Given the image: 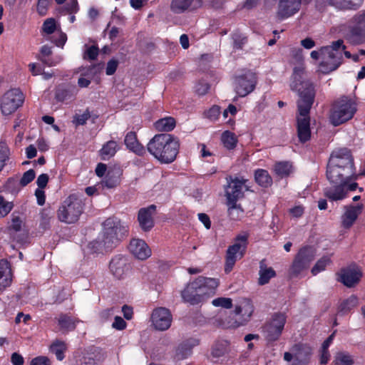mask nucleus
<instances>
[{"mask_svg":"<svg viewBox=\"0 0 365 365\" xmlns=\"http://www.w3.org/2000/svg\"><path fill=\"white\" fill-rule=\"evenodd\" d=\"M66 9L71 14H76L79 10L77 0H69L66 6Z\"/></svg>","mask_w":365,"mask_h":365,"instance_id":"obj_62","label":"nucleus"},{"mask_svg":"<svg viewBox=\"0 0 365 365\" xmlns=\"http://www.w3.org/2000/svg\"><path fill=\"white\" fill-rule=\"evenodd\" d=\"M292 352H294L295 361L292 365H297V362L298 364H307L312 353L311 347L304 344L295 345L292 348Z\"/></svg>","mask_w":365,"mask_h":365,"instance_id":"obj_26","label":"nucleus"},{"mask_svg":"<svg viewBox=\"0 0 365 365\" xmlns=\"http://www.w3.org/2000/svg\"><path fill=\"white\" fill-rule=\"evenodd\" d=\"M254 312V306L248 299H244L240 305L237 306L235 312L237 315L242 316V322L238 324L241 325L247 322Z\"/></svg>","mask_w":365,"mask_h":365,"instance_id":"obj_28","label":"nucleus"},{"mask_svg":"<svg viewBox=\"0 0 365 365\" xmlns=\"http://www.w3.org/2000/svg\"><path fill=\"white\" fill-rule=\"evenodd\" d=\"M324 195L331 201L342 200L346 198V184L343 181L337 184H331V186L324 189Z\"/></svg>","mask_w":365,"mask_h":365,"instance_id":"obj_23","label":"nucleus"},{"mask_svg":"<svg viewBox=\"0 0 365 365\" xmlns=\"http://www.w3.org/2000/svg\"><path fill=\"white\" fill-rule=\"evenodd\" d=\"M118 230H106L103 232V242L107 248H111L125 236V233L119 235Z\"/></svg>","mask_w":365,"mask_h":365,"instance_id":"obj_31","label":"nucleus"},{"mask_svg":"<svg viewBox=\"0 0 365 365\" xmlns=\"http://www.w3.org/2000/svg\"><path fill=\"white\" fill-rule=\"evenodd\" d=\"M13 281V272L10 262L6 259H0V292L9 287Z\"/></svg>","mask_w":365,"mask_h":365,"instance_id":"obj_21","label":"nucleus"},{"mask_svg":"<svg viewBox=\"0 0 365 365\" xmlns=\"http://www.w3.org/2000/svg\"><path fill=\"white\" fill-rule=\"evenodd\" d=\"M190 354V349L186 348L181 345L178 347L175 351V359L176 360H182L186 358Z\"/></svg>","mask_w":365,"mask_h":365,"instance_id":"obj_56","label":"nucleus"},{"mask_svg":"<svg viewBox=\"0 0 365 365\" xmlns=\"http://www.w3.org/2000/svg\"><path fill=\"white\" fill-rule=\"evenodd\" d=\"M351 26L347 34L350 43L359 45L365 43V12L356 14L351 19Z\"/></svg>","mask_w":365,"mask_h":365,"instance_id":"obj_10","label":"nucleus"},{"mask_svg":"<svg viewBox=\"0 0 365 365\" xmlns=\"http://www.w3.org/2000/svg\"><path fill=\"white\" fill-rule=\"evenodd\" d=\"M315 255L316 250L312 247L301 248L289 268L290 276L297 277L304 270L308 269L310 263L314 259Z\"/></svg>","mask_w":365,"mask_h":365,"instance_id":"obj_9","label":"nucleus"},{"mask_svg":"<svg viewBox=\"0 0 365 365\" xmlns=\"http://www.w3.org/2000/svg\"><path fill=\"white\" fill-rule=\"evenodd\" d=\"M173 321L170 310L165 307L155 309L151 314V323L156 330L165 331L168 329Z\"/></svg>","mask_w":365,"mask_h":365,"instance_id":"obj_12","label":"nucleus"},{"mask_svg":"<svg viewBox=\"0 0 365 365\" xmlns=\"http://www.w3.org/2000/svg\"><path fill=\"white\" fill-rule=\"evenodd\" d=\"M175 120L172 117H166L157 120L155 123V128L158 131L169 132L175 127Z\"/></svg>","mask_w":365,"mask_h":365,"instance_id":"obj_38","label":"nucleus"},{"mask_svg":"<svg viewBox=\"0 0 365 365\" xmlns=\"http://www.w3.org/2000/svg\"><path fill=\"white\" fill-rule=\"evenodd\" d=\"M363 209L364 205L361 203L346 206L344 213L341 217L343 225L347 227L352 226L359 215L362 212Z\"/></svg>","mask_w":365,"mask_h":365,"instance_id":"obj_20","label":"nucleus"},{"mask_svg":"<svg viewBox=\"0 0 365 365\" xmlns=\"http://www.w3.org/2000/svg\"><path fill=\"white\" fill-rule=\"evenodd\" d=\"M118 149V143L114 140L107 142L100 150V155L103 160H108L113 157Z\"/></svg>","mask_w":365,"mask_h":365,"instance_id":"obj_39","label":"nucleus"},{"mask_svg":"<svg viewBox=\"0 0 365 365\" xmlns=\"http://www.w3.org/2000/svg\"><path fill=\"white\" fill-rule=\"evenodd\" d=\"M11 151L7 143L0 141V171H1L10 159Z\"/></svg>","mask_w":365,"mask_h":365,"instance_id":"obj_42","label":"nucleus"},{"mask_svg":"<svg viewBox=\"0 0 365 365\" xmlns=\"http://www.w3.org/2000/svg\"><path fill=\"white\" fill-rule=\"evenodd\" d=\"M338 163L339 160L337 157L334 156L329 158L327 165V177L331 184H337L339 182L344 181L354 173L344 171L341 167L338 166Z\"/></svg>","mask_w":365,"mask_h":365,"instance_id":"obj_14","label":"nucleus"},{"mask_svg":"<svg viewBox=\"0 0 365 365\" xmlns=\"http://www.w3.org/2000/svg\"><path fill=\"white\" fill-rule=\"evenodd\" d=\"M259 284L264 285L269 282L271 278L275 277L276 273L275 271L272 267H268L265 264L264 261H261L259 265Z\"/></svg>","mask_w":365,"mask_h":365,"instance_id":"obj_36","label":"nucleus"},{"mask_svg":"<svg viewBox=\"0 0 365 365\" xmlns=\"http://www.w3.org/2000/svg\"><path fill=\"white\" fill-rule=\"evenodd\" d=\"M212 304L215 307H221L225 309H230L232 307V300L227 297H218L212 300Z\"/></svg>","mask_w":365,"mask_h":365,"instance_id":"obj_49","label":"nucleus"},{"mask_svg":"<svg viewBox=\"0 0 365 365\" xmlns=\"http://www.w3.org/2000/svg\"><path fill=\"white\" fill-rule=\"evenodd\" d=\"M199 289V285L196 279L189 282L182 292V297L183 300L190 304L195 305L202 302L204 297L201 294Z\"/></svg>","mask_w":365,"mask_h":365,"instance_id":"obj_18","label":"nucleus"},{"mask_svg":"<svg viewBox=\"0 0 365 365\" xmlns=\"http://www.w3.org/2000/svg\"><path fill=\"white\" fill-rule=\"evenodd\" d=\"M210 89L209 84L205 81H200L195 86V92L200 96L206 94Z\"/></svg>","mask_w":365,"mask_h":365,"instance_id":"obj_60","label":"nucleus"},{"mask_svg":"<svg viewBox=\"0 0 365 365\" xmlns=\"http://www.w3.org/2000/svg\"><path fill=\"white\" fill-rule=\"evenodd\" d=\"M274 171L278 175L286 177L293 172V166L289 162H279L275 165Z\"/></svg>","mask_w":365,"mask_h":365,"instance_id":"obj_43","label":"nucleus"},{"mask_svg":"<svg viewBox=\"0 0 365 365\" xmlns=\"http://www.w3.org/2000/svg\"><path fill=\"white\" fill-rule=\"evenodd\" d=\"M112 327L118 330H123L126 327V322L120 317H115Z\"/></svg>","mask_w":365,"mask_h":365,"instance_id":"obj_63","label":"nucleus"},{"mask_svg":"<svg viewBox=\"0 0 365 365\" xmlns=\"http://www.w3.org/2000/svg\"><path fill=\"white\" fill-rule=\"evenodd\" d=\"M247 245V237L246 235L238 236L235 243L230 246L227 250L225 264V272H230L237 260L243 257Z\"/></svg>","mask_w":365,"mask_h":365,"instance_id":"obj_8","label":"nucleus"},{"mask_svg":"<svg viewBox=\"0 0 365 365\" xmlns=\"http://www.w3.org/2000/svg\"><path fill=\"white\" fill-rule=\"evenodd\" d=\"M195 279L203 297L205 295L214 294L215 289L219 286V279L215 278L200 276Z\"/></svg>","mask_w":365,"mask_h":365,"instance_id":"obj_25","label":"nucleus"},{"mask_svg":"<svg viewBox=\"0 0 365 365\" xmlns=\"http://www.w3.org/2000/svg\"><path fill=\"white\" fill-rule=\"evenodd\" d=\"M287 317L284 314H275L271 321L263 328L264 337L267 341H273L277 340L282 334L286 323Z\"/></svg>","mask_w":365,"mask_h":365,"instance_id":"obj_11","label":"nucleus"},{"mask_svg":"<svg viewBox=\"0 0 365 365\" xmlns=\"http://www.w3.org/2000/svg\"><path fill=\"white\" fill-rule=\"evenodd\" d=\"M331 263V259L328 256H324L319 259L315 265L312 269V273L313 275H317L318 273L324 271L327 266Z\"/></svg>","mask_w":365,"mask_h":365,"instance_id":"obj_44","label":"nucleus"},{"mask_svg":"<svg viewBox=\"0 0 365 365\" xmlns=\"http://www.w3.org/2000/svg\"><path fill=\"white\" fill-rule=\"evenodd\" d=\"M57 30L56 20L53 18L47 19L43 24L42 31L46 34H52Z\"/></svg>","mask_w":365,"mask_h":365,"instance_id":"obj_47","label":"nucleus"},{"mask_svg":"<svg viewBox=\"0 0 365 365\" xmlns=\"http://www.w3.org/2000/svg\"><path fill=\"white\" fill-rule=\"evenodd\" d=\"M155 205H151L139 210L138 220L143 228H148L153 226V215L155 213Z\"/></svg>","mask_w":365,"mask_h":365,"instance_id":"obj_27","label":"nucleus"},{"mask_svg":"<svg viewBox=\"0 0 365 365\" xmlns=\"http://www.w3.org/2000/svg\"><path fill=\"white\" fill-rule=\"evenodd\" d=\"M256 182L262 187H267L272 184V180L266 170L258 169L255 173Z\"/></svg>","mask_w":365,"mask_h":365,"instance_id":"obj_41","label":"nucleus"},{"mask_svg":"<svg viewBox=\"0 0 365 365\" xmlns=\"http://www.w3.org/2000/svg\"><path fill=\"white\" fill-rule=\"evenodd\" d=\"M122 171L119 168L109 170L106 178L103 180V185L108 188H113L120 182Z\"/></svg>","mask_w":365,"mask_h":365,"instance_id":"obj_32","label":"nucleus"},{"mask_svg":"<svg viewBox=\"0 0 365 365\" xmlns=\"http://www.w3.org/2000/svg\"><path fill=\"white\" fill-rule=\"evenodd\" d=\"M338 280L347 287L357 284L362 277V271L356 265H350L341 269L338 273Z\"/></svg>","mask_w":365,"mask_h":365,"instance_id":"obj_13","label":"nucleus"},{"mask_svg":"<svg viewBox=\"0 0 365 365\" xmlns=\"http://www.w3.org/2000/svg\"><path fill=\"white\" fill-rule=\"evenodd\" d=\"M83 212L81 202L75 196L68 197L58 210L60 221L71 224L77 222Z\"/></svg>","mask_w":365,"mask_h":365,"instance_id":"obj_6","label":"nucleus"},{"mask_svg":"<svg viewBox=\"0 0 365 365\" xmlns=\"http://www.w3.org/2000/svg\"><path fill=\"white\" fill-rule=\"evenodd\" d=\"M220 140L224 148L229 150H234L238 142L236 135L230 130H225L222 133Z\"/></svg>","mask_w":365,"mask_h":365,"instance_id":"obj_37","label":"nucleus"},{"mask_svg":"<svg viewBox=\"0 0 365 365\" xmlns=\"http://www.w3.org/2000/svg\"><path fill=\"white\" fill-rule=\"evenodd\" d=\"M125 144L129 150L139 155L144 153L143 147L138 143L136 135L133 132H130L126 135Z\"/></svg>","mask_w":365,"mask_h":365,"instance_id":"obj_33","label":"nucleus"},{"mask_svg":"<svg viewBox=\"0 0 365 365\" xmlns=\"http://www.w3.org/2000/svg\"><path fill=\"white\" fill-rule=\"evenodd\" d=\"M255 85V75L249 73L236 78L235 90L239 97H245L254 91Z\"/></svg>","mask_w":365,"mask_h":365,"instance_id":"obj_15","label":"nucleus"},{"mask_svg":"<svg viewBox=\"0 0 365 365\" xmlns=\"http://www.w3.org/2000/svg\"><path fill=\"white\" fill-rule=\"evenodd\" d=\"M337 157L339 160L338 166L342 168L344 171L354 173L353 158L351 152L347 148H340L332 152L330 158Z\"/></svg>","mask_w":365,"mask_h":365,"instance_id":"obj_19","label":"nucleus"},{"mask_svg":"<svg viewBox=\"0 0 365 365\" xmlns=\"http://www.w3.org/2000/svg\"><path fill=\"white\" fill-rule=\"evenodd\" d=\"M227 182L225 193L229 207V214L235 218L236 213V217H239L240 214L243 213V210L237 205V201L243 196L244 192L247 190V180L244 178H235L234 179L230 178V180H227Z\"/></svg>","mask_w":365,"mask_h":365,"instance_id":"obj_4","label":"nucleus"},{"mask_svg":"<svg viewBox=\"0 0 365 365\" xmlns=\"http://www.w3.org/2000/svg\"><path fill=\"white\" fill-rule=\"evenodd\" d=\"M180 141L170 134L155 135L148 144V152L162 163H173L178 154Z\"/></svg>","mask_w":365,"mask_h":365,"instance_id":"obj_2","label":"nucleus"},{"mask_svg":"<svg viewBox=\"0 0 365 365\" xmlns=\"http://www.w3.org/2000/svg\"><path fill=\"white\" fill-rule=\"evenodd\" d=\"M9 235L13 242H16L18 245H26L31 242L28 230H11Z\"/></svg>","mask_w":365,"mask_h":365,"instance_id":"obj_34","label":"nucleus"},{"mask_svg":"<svg viewBox=\"0 0 365 365\" xmlns=\"http://www.w3.org/2000/svg\"><path fill=\"white\" fill-rule=\"evenodd\" d=\"M30 365H51V361L47 356H39L32 359Z\"/></svg>","mask_w":365,"mask_h":365,"instance_id":"obj_58","label":"nucleus"},{"mask_svg":"<svg viewBox=\"0 0 365 365\" xmlns=\"http://www.w3.org/2000/svg\"><path fill=\"white\" fill-rule=\"evenodd\" d=\"M334 365H353L354 360L353 356L346 351H339L336 354L333 361Z\"/></svg>","mask_w":365,"mask_h":365,"instance_id":"obj_40","label":"nucleus"},{"mask_svg":"<svg viewBox=\"0 0 365 365\" xmlns=\"http://www.w3.org/2000/svg\"><path fill=\"white\" fill-rule=\"evenodd\" d=\"M90 113L88 110L84 111L82 114H76L73 117V123L76 125H84L90 118Z\"/></svg>","mask_w":365,"mask_h":365,"instance_id":"obj_53","label":"nucleus"},{"mask_svg":"<svg viewBox=\"0 0 365 365\" xmlns=\"http://www.w3.org/2000/svg\"><path fill=\"white\" fill-rule=\"evenodd\" d=\"M290 88L299 93L297 133L299 140L306 142L309 140L311 135L309 111L314 101L315 91L314 85L306 78L302 64L294 68Z\"/></svg>","mask_w":365,"mask_h":365,"instance_id":"obj_1","label":"nucleus"},{"mask_svg":"<svg viewBox=\"0 0 365 365\" xmlns=\"http://www.w3.org/2000/svg\"><path fill=\"white\" fill-rule=\"evenodd\" d=\"M98 55V48L96 46H86V49L83 53V58L88 60H94Z\"/></svg>","mask_w":365,"mask_h":365,"instance_id":"obj_50","label":"nucleus"},{"mask_svg":"<svg viewBox=\"0 0 365 365\" xmlns=\"http://www.w3.org/2000/svg\"><path fill=\"white\" fill-rule=\"evenodd\" d=\"M220 114V108L217 106L211 107L208 110L205 112V115L210 120H216Z\"/></svg>","mask_w":365,"mask_h":365,"instance_id":"obj_57","label":"nucleus"},{"mask_svg":"<svg viewBox=\"0 0 365 365\" xmlns=\"http://www.w3.org/2000/svg\"><path fill=\"white\" fill-rule=\"evenodd\" d=\"M227 341H220L215 343L212 348V354L215 357L222 356L227 350Z\"/></svg>","mask_w":365,"mask_h":365,"instance_id":"obj_48","label":"nucleus"},{"mask_svg":"<svg viewBox=\"0 0 365 365\" xmlns=\"http://www.w3.org/2000/svg\"><path fill=\"white\" fill-rule=\"evenodd\" d=\"M36 173L34 170L30 169L25 172L20 180V184L22 186H26L35 178Z\"/></svg>","mask_w":365,"mask_h":365,"instance_id":"obj_54","label":"nucleus"},{"mask_svg":"<svg viewBox=\"0 0 365 365\" xmlns=\"http://www.w3.org/2000/svg\"><path fill=\"white\" fill-rule=\"evenodd\" d=\"M302 5V0H279L277 16L283 20L297 14Z\"/></svg>","mask_w":365,"mask_h":365,"instance_id":"obj_16","label":"nucleus"},{"mask_svg":"<svg viewBox=\"0 0 365 365\" xmlns=\"http://www.w3.org/2000/svg\"><path fill=\"white\" fill-rule=\"evenodd\" d=\"M346 48L342 40L333 42L329 46L322 47L319 51H312L311 57L317 60L322 58L319 71L324 74L336 70L341 63L342 51Z\"/></svg>","mask_w":365,"mask_h":365,"instance_id":"obj_3","label":"nucleus"},{"mask_svg":"<svg viewBox=\"0 0 365 365\" xmlns=\"http://www.w3.org/2000/svg\"><path fill=\"white\" fill-rule=\"evenodd\" d=\"M356 110V105L354 101L342 97L332 105L329 115L330 123L334 126L343 124L351 120Z\"/></svg>","mask_w":365,"mask_h":365,"instance_id":"obj_5","label":"nucleus"},{"mask_svg":"<svg viewBox=\"0 0 365 365\" xmlns=\"http://www.w3.org/2000/svg\"><path fill=\"white\" fill-rule=\"evenodd\" d=\"M130 266L126 259L121 257H115L110 263V270L118 279H122L129 271Z\"/></svg>","mask_w":365,"mask_h":365,"instance_id":"obj_24","label":"nucleus"},{"mask_svg":"<svg viewBox=\"0 0 365 365\" xmlns=\"http://www.w3.org/2000/svg\"><path fill=\"white\" fill-rule=\"evenodd\" d=\"M49 6L48 0H38L37 4V11L41 16H45Z\"/></svg>","mask_w":365,"mask_h":365,"instance_id":"obj_61","label":"nucleus"},{"mask_svg":"<svg viewBox=\"0 0 365 365\" xmlns=\"http://www.w3.org/2000/svg\"><path fill=\"white\" fill-rule=\"evenodd\" d=\"M102 225L104 228H118L123 227L121 222L115 217H111L106 220Z\"/></svg>","mask_w":365,"mask_h":365,"instance_id":"obj_52","label":"nucleus"},{"mask_svg":"<svg viewBox=\"0 0 365 365\" xmlns=\"http://www.w3.org/2000/svg\"><path fill=\"white\" fill-rule=\"evenodd\" d=\"M24 102L23 93L17 88L10 89L0 98V110L4 115L14 113Z\"/></svg>","mask_w":365,"mask_h":365,"instance_id":"obj_7","label":"nucleus"},{"mask_svg":"<svg viewBox=\"0 0 365 365\" xmlns=\"http://www.w3.org/2000/svg\"><path fill=\"white\" fill-rule=\"evenodd\" d=\"M13 207L12 202L6 200L0 195V218L6 216L11 211Z\"/></svg>","mask_w":365,"mask_h":365,"instance_id":"obj_46","label":"nucleus"},{"mask_svg":"<svg viewBox=\"0 0 365 365\" xmlns=\"http://www.w3.org/2000/svg\"><path fill=\"white\" fill-rule=\"evenodd\" d=\"M67 41V36L65 33L62 32L60 29L57 30L52 41L56 46L63 48Z\"/></svg>","mask_w":365,"mask_h":365,"instance_id":"obj_51","label":"nucleus"},{"mask_svg":"<svg viewBox=\"0 0 365 365\" xmlns=\"http://www.w3.org/2000/svg\"><path fill=\"white\" fill-rule=\"evenodd\" d=\"M11 361L13 365H24V359L20 354L14 352L11 354Z\"/></svg>","mask_w":365,"mask_h":365,"instance_id":"obj_64","label":"nucleus"},{"mask_svg":"<svg viewBox=\"0 0 365 365\" xmlns=\"http://www.w3.org/2000/svg\"><path fill=\"white\" fill-rule=\"evenodd\" d=\"M358 304V298L355 295H351L341 303L340 309L341 311L348 312L357 307Z\"/></svg>","mask_w":365,"mask_h":365,"instance_id":"obj_45","label":"nucleus"},{"mask_svg":"<svg viewBox=\"0 0 365 365\" xmlns=\"http://www.w3.org/2000/svg\"><path fill=\"white\" fill-rule=\"evenodd\" d=\"M317 7L322 9L327 4L331 5L338 9H356L354 3L351 0H316Z\"/></svg>","mask_w":365,"mask_h":365,"instance_id":"obj_29","label":"nucleus"},{"mask_svg":"<svg viewBox=\"0 0 365 365\" xmlns=\"http://www.w3.org/2000/svg\"><path fill=\"white\" fill-rule=\"evenodd\" d=\"M60 330L63 331H70L75 329L76 324L79 322L78 319L65 314H61L56 318Z\"/></svg>","mask_w":365,"mask_h":365,"instance_id":"obj_30","label":"nucleus"},{"mask_svg":"<svg viewBox=\"0 0 365 365\" xmlns=\"http://www.w3.org/2000/svg\"><path fill=\"white\" fill-rule=\"evenodd\" d=\"M201 0H172L170 9L175 14H182L200 7Z\"/></svg>","mask_w":365,"mask_h":365,"instance_id":"obj_22","label":"nucleus"},{"mask_svg":"<svg viewBox=\"0 0 365 365\" xmlns=\"http://www.w3.org/2000/svg\"><path fill=\"white\" fill-rule=\"evenodd\" d=\"M11 228H21L24 225V216L19 213L14 212L11 216Z\"/></svg>","mask_w":365,"mask_h":365,"instance_id":"obj_55","label":"nucleus"},{"mask_svg":"<svg viewBox=\"0 0 365 365\" xmlns=\"http://www.w3.org/2000/svg\"><path fill=\"white\" fill-rule=\"evenodd\" d=\"M41 61L48 66H55L63 61V57L60 55H57L48 58H41Z\"/></svg>","mask_w":365,"mask_h":365,"instance_id":"obj_59","label":"nucleus"},{"mask_svg":"<svg viewBox=\"0 0 365 365\" xmlns=\"http://www.w3.org/2000/svg\"><path fill=\"white\" fill-rule=\"evenodd\" d=\"M129 252L136 259L145 260L151 256L152 252L148 244L143 240L133 238L128 245Z\"/></svg>","mask_w":365,"mask_h":365,"instance_id":"obj_17","label":"nucleus"},{"mask_svg":"<svg viewBox=\"0 0 365 365\" xmlns=\"http://www.w3.org/2000/svg\"><path fill=\"white\" fill-rule=\"evenodd\" d=\"M67 349L66 342L60 339H55L49 346V351L55 354L58 361H62L65 358Z\"/></svg>","mask_w":365,"mask_h":365,"instance_id":"obj_35","label":"nucleus"}]
</instances>
